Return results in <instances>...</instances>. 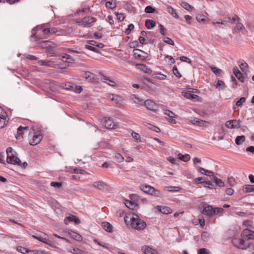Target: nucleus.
I'll use <instances>...</instances> for the list:
<instances>
[{
    "label": "nucleus",
    "mask_w": 254,
    "mask_h": 254,
    "mask_svg": "<svg viewBox=\"0 0 254 254\" xmlns=\"http://www.w3.org/2000/svg\"><path fill=\"white\" fill-rule=\"evenodd\" d=\"M124 219L127 224H129L131 228L138 231L143 230L146 228V222L139 218L137 214H129L125 216Z\"/></svg>",
    "instance_id": "nucleus-1"
},
{
    "label": "nucleus",
    "mask_w": 254,
    "mask_h": 254,
    "mask_svg": "<svg viewBox=\"0 0 254 254\" xmlns=\"http://www.w3.org/2000/svg\"><path fill=\"white\" fill-rule=\"evenodd\" d=\"M43 26H37L35 28H34L32 30L34 31V30L40 31L41 30L43 32V35H40L38 33H33L31 36V38L32 39L33 38H35V41L43 39V38H47V36L50 34H56L59 31L56 28H43Z\"/></svg>",
    "instance_id": "nucleus-2"
},
{
    "label": "nucleus",
    "mask_w": 254,
    "mask_h": 254,
    "mask_svg": "<svg viewBox=\"0 0 254 254\" xmlns=\"http://www.w3.org/2000/svg\"><path fill=\"white\" fill-rule=\"evenodd\" d=\"M7 162L14 165H18L25 168L27 166V163L25 162L22 163L20 160L17 157L16 152L13 150L11 147H8L6 150Z\"/></svg>",
    "instance_id": "nucleus-3"
},
{
    "label": "nucleus",
    "mask_w": 254,
    "mask_h": 254,
    "mask_svg": "<svg viewBox=\"0 0 254 254\" xmlns=\"http://www.w3.org/2000/svg\"><path fill=\"white\" fill-rule=\"evenodd\" d=\"M243 238H235L232 240L233 245L237 248L243 250H246L248 248H251L253 250V247L250 243H246Z\"/></svg>",
    "instance_id": "nucleus-4"
},
{
    "label": "nucleus",
    "mask_w": 254,
    "mask_h": 254,
    "mask_svg": "<svg viewBox=\"0 0 254 254\" xmlns=\"http://www.w3.org/2000/svg\"><path fill=\"white\" fill-rule=\"evenodd\" d=\"M96 21L95 17L91 16H86L81 20H76V23L79 26L89 28L93 25V24Z\"/></svg>",
    "instance_id": "nucleus-5"
},
{
    "label": "nucleus",
    "mask_w": 254,
    "mask_h": 254,
    "mask_svg": "<svg viewBox=\"0 0 254 254\" xmlns=\"http://www.w3.org/2000/svg\"><path fill=\"white\" fill-rule=\"evenodd\" d=\"M103 126L108 129H116L119 127V124L117 123H114L111 118H105L103 122Z\"/></svg>",
    "instance_id": "nucleus-6"
},
{
    "label": "nucleus",
    "mask_w": 254,
    "mask_h": 254,
    "mask_svg": "<svg viewBox=\"0 0 254 254\" xmlns=\"http://www.w3.org/2000/svg\"><path fill=\"white\" fill-rule=\"evenodd\" d=\"M82 76L89 82H98L97 75L89 71H82Z\"/></svg>",
    "instance_id": "nucleus-7"
},
{
    "label": "nucleus",
    "mask_w": 254,
    "mask_h": 254,
    "mask_svg": "<svg viewBox=\"0 0 254 254\" xmlns=\"http://www.w3.org/2000/svg\"><path fill=\"white\" fill-rule=\"evenodd\" d=\"M32 136V139H30L29 143L31 145H35L39 143L42 139V135L40 132L30 133Z\"/></svg>",
    "instance_id": "nucleus-8"
},
{
    "label": "nucleus",
    "mask_w": 254,
    "mask_h": 254,
    "mask_svg": "<svg viewBox=\"0 0 254 254\" xmlns=\"http://www.w3.org/2000/svg\"><path fill=\"white\" fill-rule=\"evenodd\" d=\"M225 126L229 128H238L241 126V121L237 120H232L225 123Z\"/></svg>",
    "instance_id": "nucleus-9"
},
{
    "label": "nucleus",
    "mask_w": 254,
    "mask_h": 254,
    "mask_svg": "<svg viewBox=\"0 0 254 254\" xmlns=\"http://www.w3.org/2000/svg\"><path fill=\"white\" fill-rule=\"evenodd\" d=\"M190 123L193 125L197 126L199 127L206 126L209 123L205 121L200 120L196 118H191L189 121Z\"/></svg>",
    "instance_id": "nucleus-10"
},
{
    "label": "nucleus",
    "mask_w": 254,
    "mask_h": 254,
    "mask_svg": "<svg viewBox=\"0 0 254 254\" xmlns=\"http://www.w3.org/2000/svg\"><path fill=\"white\" fill-rule=\"evenodd\" d=\"M241 237L246 240L254 239V231L246 228L242 231Z\"/></svg>",
    "instance_id": "nucleus-11"
},
{
    "label": "nucleus",
    "mask_w": 254,
    "mask_h": 254,
    "mask_svg": "<svg viewBox=\"0 0 254 254\" xmlns=\"http://www.w3.org/2000/svg\"><path fill=\"white\" fill-rule=\"evenodd\" d=\"M133 53L136 59H145L147 57L146 53L138 49H134Z\"/></svg>",
    "instance_id": "nucleus-12"
},
{
    "label": "nucleus",
    "mask_w": 254,
    "mask_h": 254,
    "mask_svg": "<svg viewBox=\"0 0 254 254\" xmlns=\"http://www.w3.org/2000/svg\"><path fill=\"white\" fill-rule=\"evenodd\" d=\"M236 17L238 18L237 16L231 18L230 17H226L224 20H219L218 21H216L215 20H213L212 21V24L215 25L216 24H221L222 25H226V23L228 22H232L236 20Z\"/></svg>",
    "instance_id": "nucleus-13"
},
{
    "label": "nucleus",
    "mask_w": 254,
    "mask_h": 254,
    "mask_svg": "<svg viewBox=\"0 0 254 254\" xmlns=\"http://www.w3.org/2000/svg\"><path fill=\"white\" fill-rule=\"evenodd\" d=\"M64 223L68 225L70 222H74L76 224L80 223V220L73 215H69L66 216L64 220Z\"/></svg>",
    "instance_id": "nucleus-14"
},
{
    "label": "nucleus",
    "mask_w": 254,
    "mask_h": 254,
    "mask_svg": "<svg viewBox=\"0 0 254 254\" xmlns=\"http://www.w3.org/2000/svg\"><path fill=\"white\" fill-rule=\"evenodd\" d=\"M6 116V112L0 107V128H3L4 127Z\"/></svg>",
    "instance_id": "nucleus-15"
},
{
    "label": "nucleus",
    "mask_w": 254,
    "mask_h": 254,
    "mask_svg": "<svg viewBox=\"0 0 254 254\" xmlns=\"http://www.w3.org/2000/svg\"><path fill=\"white\" fill-rule=\"evenodd\" d=\"M29 130L28 127H22L21 126L17 128V134L15 135V137L17 139H20L23 138L22 135L24 133L25 131H27Z\"/></svg>",
    "instance_id": "nucleus-16"
},
{
    "label": "nucleus",
    "mask_w": 254,
    "mask_h": 254,
    "mask_svg": "<svg viewBox=\"0 0 254 254\" xmlns=\"http://www.w3.org/2000/svg\"><path fill=\"white\" fill-rule=\"evenodd\" d=\"M164 114L168 116L166 119L169 122L172 124H176V121L174 119L175 114L174 113L170 110H166L164 111Z\"/></svg>",
    "instance_id": "nucleus-17"
},
{
    "label": "nucleus",
    "mask_w": 254,
    "mask_h": 254,
    "mask_svg": "<svg viewBox=\"0 0 254 254\" xmlns=\"http://www.w3.org/2000/svg\"><path fill=\"white\" fill-rule=\"evenodd\" d=\"M202 213L209 217H211L214 215V208L211 205H208L205 207Z\"/></svg>",
    "instance_id": "nucleus-18"
},
{
    "label": "nucleus",
    "mask_w": 254,
    "mask_h": 254,
    "mask_svg": "<svg viewBox=\"0 0 254 254\" xmlns=\"http://www.w3.org/2000/svg\"><path fill=\"white\" fill-rule=\"evenodd\" d=\"M144 106L146 107V108L150 111H156V105L155 103L149 100H147L144 102Z\"/></svg>",
    "instance_id": "nucleus-19"
},
{
    "label": "nucleus",
    "mask_w": 254,
    "mask_h": 254,
    "mask_svg": "<svg viewBox=\"0 0 254 254\" xmlns=\"http://www.w3.org/2000/svg\"><path fill=\"white\" fill-rule=\"evenodd\" d=\"M233 72L235 74V76L242 82H244L245 81V77L243 76V74L240 71L237 67H235L233 68Z\"/></svg>",
    "instance_id": "nucleus-20"
},
{
    "label": "nucleus",
    "mask_w": 254,
    "mask_h": 254,
    "mask_svg": "<svg viewBox=\"0 0 254 254\" xmlns=\"http://www.w3.org/2000/svg\"><path fill=\"white\" fill-rule=\"evenodd\" d=\"M141 251L144 254H157V252L151 247L143 246L141 247Z\"/></svg>",
    "instance_id": "nucleus-21"
},
{
    "label": "nucleus",
    "mask_w": 254,
    "mask_h": 254,
    "mask_svg": "<svg viewBox=\"0 0 254 254\" xmlns=\"http://www.w3.org/2000/svg\"><path fill=\"white\" fill-rule=\"evenodd\" d=\"M101 80L102 82L106 83L112 87H114L117 85L115 81L111 80L109 77L104 75H102V77L101 78Z\"/></svg>",
    "instance_id": "nucleus-22"
},
{
    "label": "nucleus",
    "mask_w": 254,
    "mask_h": 254,
    "mask_svg": "<svg viewBox=\"0 0 254 254\" xmlns=\"http://www.w3.org/2000/svg\"><path fill=\"white\" fill-rule=\"evenodd\" d=\"M107 97L111 101H113L115 104L118 105L120 103L121 98L118 95L113 94H108Z\"/></svg>",
    "instance_id": "nucleus-23"
},
{
    "label": "nucleus",
    "mask_w": 254,
    "mask_h": 254,
    "mask_svg": "<svg viewBox=\"0 0 254 254\" xmlns=\"http://www.w3.org/2000/svg\"><path fill=\"white\" fill-rule=\"evenodd\" d=\"M197 171L199 172H200V173H201L202 174H204L207 176L212 177V178H213V177L214 176V172H213L211 171L205 170L204 168L200 167H197Z\"/></svg>",
    "instance_id": "nucleus-24"
},
{
    "label": "nucleus",
    "mask_w": 254,
    "mask_h": 254,
    "mask_svg": "<svg viewBox=\"0 0 254 254\" xmlns=\"http://www.w3.org/2000/svg\"><path fill=\"white\" fill-rule=\"evenodd\" d=\"M158 210L163 214H168L172 212V210L168 206H158Z\"/></svg>",
    "instance_id": "nucleus-25"
},
{
    "label": "nucleus",
    "mask_w": 254,
    "mask_h": 254,
    "mask_svg": "<svg viewBox=\"0 0 254 254\" xmlns=\"http://www.w3.org/2000/svg\"><path fill=\"white\" fill-rule=\"evenodd\" d=\"M140 189L143 192L150 194L153 190V187L147 185H142L140 186Z\"/></svg>",
    "instance_id": "nucleus-26"
},
{
    "label": "nucleus",
    "mask_w": 254,
    "mask_h": 254,
    "mask_svg": "<svg viewBox=\"0 0 254 254\" xmlns=\"http://www.w3.org/2000/svg\"><path fill=\"white\" fill-rule=\"evenodd\" d=\"M33 237L41 242H43L45 244H48L49 242L47 239V237L46 234H44L43 236H33Z\"/></svg>",
    "instance_id": "nucleus-27"
},
{
    "label": "nucleus",
    "mask_w": 254,
    "mask_h": 254,
    "mask_svg": "<svg viewBox=\"0 0 254 254\" xmlns=\"http://www.w3.org/2000/svg\"><path fill=\"white\" fill-rule=\"evenodd\" d=\"M211 179L219 187L222 188L225 186L224 183L221 179H219L215 175L213 177V178H211Z\"/></svg>",
    "instance_id": "nucleus-28"
},
{
    "label": "nucleus",
    "mask_w": 254,
    "mask_h": 254,
    "mask_svg": "<svg viewBox=\"0 0 254 254\" xmlns=\"http://www.w3.org/2000/svg\"><path fill=\"white\" fill-rule=\"evenodd\" d=\"M167 11L171 14V15L175 18L178 19L179 15L177 14L176 10L170 6H167Z\"/></svg>",
    "instance_id": "nucleus-29"
},
{
    "label": "nucleus",
    "mask_w": 254,
    "mask_h": 254,
    "mask_svg": "<svg viewBox=\"0 0 254 254\" xmlns=\"http://www.w3.org/2000/svg\"><path fill=\"white\" fill-rule=\"evenodd\" d=\"M145 25L147 29H150L155 26L156 23L153 20L146 19L145 20Z\"/></svg>",
    "instance_id": "nucleus-30"
},
{
    "label": "nucleus",
    "mask_w": 254,
    "mask_h": 254,
    "mask_svg": "<svg viewBox=\"0 0 254 254\" xmlns=\"http://www.w3.org/2000/svg\"><path fill=\"white\" fill-rule=\"evenodd\" d=\"M103 228L106 231L111 232L112 231V226L109 222H104L102 224Z\"/></svg>",
    "instance_id": "nucleus-31"
},
{
    "label": "nucleus",
    "mask_w": 254,
    "mask_h": 254,
    "mask_svg": "<svg viewBox=\"0 0 254 254\" xmlns=\"http://www.w3.org/2000/svg\"><path fill=\"white\" fill-rule=\"evenodd\" d=\"M243 190L245 192H252L254 191V185H245L243 186Z\"/></svg>",
    "instance_id": "nucleus-32"
},
{
    "label": "nucleus",
    "mask_w": 254,
    "mask_h": 254,
    "mask_svg": "<svg viewBox=\"0 0 254 254\" xmlns=\"http://www.w3.org/2000/svg\"><path fill=\"white\" fill-rule=\"evenodd\" d=\"M178 156L179 159L182 160L184 162H188L190 159V155H189L188 154L183 155L182 154L179 153L178 154Z\"/></svg>",
    "instance_id": "nucleus-33"
},
{
    "label": "nucleus",
    "mask_w": 254,
    "mask_h": 254,
    "mask_svg": "<svg viewBox=\"0 0 254 254\" xmlns=\"http://www.w3.org/2000/svg\"><path fill=\"white\" fill-rule=\"evenodd\" d=\"M246 140V137L244 135L238 136L235 139V142L237 145H241Z\"/></svg>",
    "instance_id": "nucleus-34"
},
{
    "label": "nucleus",
    "mask_w": 254,
    "mask_h": 254,
    "mask_svg": "<svg viewBox=\"0 0 254 254\" xmlns=\"http://www.w3.org/2000/svg\"><path fill=\"white\" fill-rule=\"evenodd\" d=\"M93 186L99 190H103L105 187V184L102 181L95 182L93 184Z\"/></svg>",
    "instance_id": "nucleus-35"
},
{
    "label": "nucleus",
    "mask_w": 254,
    "mask_h": 254,
    "mask_svg": "<svg viewBox=\"0 0 254 254\" xmlns=\"http://www.w3.org/2000/svg\"><path fill=\"white\" fill-rule=\"evenodd\" d=\"M126 206L129 209H133L136 207V204L132 201L126 200L125 202Z\"/></svg>",
    "instance_id": "nucleus-36"
},
{
    "label": "nucleus",
    "mask_w": 254,
    "mask_h": 254,
    "mask_svg": "<svg viewBox=\"0 0 254 254\" xmlns=\"http://www.w3.org/2000/svg\"><path fill=\"white\" fill-rule=\"evenodd\" d=\"M138 66V68L142 70H143L146 73H151L152 71L151 70L148 68L147 66L143 64H139L137 65Z\"/></svg>",
    "instance_id": "nucleus-37"
},
{
    "label": "nucleus",
    "mask_w": 254,
    "mask_h": 254,
    "mask_svg": "<svg viewBox=\"0 0 254 254\" xmlns=\"http://www.w3.org/2000/svg\"><path fill=\"white\" fill-rule=\"evenodd\" d=\"M184 96L188 99H195L198 97L196 95L190 93V92H185Z\"/></svg>",
    "instance_id": "nucleus-38"
},
{
    "label": "nucleus",
    "mask_w": 254,
    "mask_h": 254,
    "mask_svg": "<svg viewBox=\"0 0 254 254\" xmlns=\"http://www.w3.org/2000/svg\"><path fill=\"white\" fill-rule=\"evenodd\" d=\"M116 3L114 1H108L106 3V6L109 9H113L116 7Z\"/></svg>",
    "instance_id": "nucleus-39"
},
{
    "label": "nucleus",
    "mask_w": 254,
    "mask_h": 254,
    "mask_svg": "<svg viewBox=\"0 0 254 254\" xmlns=\"http://www.w3.org/2000/svg\"><path fill=\"white\" fill-rule=\"evenodd\" d=\"M146 126L148 127V128L156 132H160L161 131L160 129L158 127L153 125L147 124Z\"/></svg>",
    "instance_id": "nucleus-40"
},
{
    "label": "nucleus",
    "mask_w": 254,
    "mask_h": 254,
    "mask_svg": "<svg viewBox=\"0 0 254 254\" xmlns=\"http://www.w3.org/2000/svg\"><path fill=\"white\" fill-rule=\"evenodd\" d=\"M38 63L41 65H46L48 66H52L53 64V62L50 61L41 60Z\"/></svg>",
    "instance_id": "nucleus-41"
},
{
    "label": "nucleus",
    "mask_w": 254,
    "mask_h": 254,
    "mask_svg": "<svg viewBox=\"0 0 254 254\" xmlns=\"http://www.w3.org/2000/svg\"><path fill=\"white\" fill-rule=\"evenodd\" d=\"M68 251L74 254H82L83 253L82 250L76 248H71L68 250Z\"/></svg>",
    "instance_id": "nucleus-42"
},
{
    "label": "nucleus",
    "mask_w": 254,
    "mask_h": 254,
    "mask_svg": "<svg viewBox=\"0 0 254 254\" xmlns=\"http://www.w3.org/2000/svg\"><path fill=\"white\" fill-rule=\"evenodd\" d=\"M114 158L119 163L122 162L124 160V158L120 153H115Z\"/></svg>",
    "instance_id": "nucleus-43"
},
{
    "label": "nucleus",
    "mask_w": 254,
    "mask_h": 254,
    "mask_svg": "<svg viewBox=\"0 0 254 254\" xmlns=\"http://www.w3.org/2000/svg\"><path fill=\"white\" fill-rule=\"evenodd\" d=\"M200 184H203L204 187H207L209 189H213L214 187V185L210 181H203L200 182Z\"/></svg>",
    "instance_id": "nucleus-44"
},
{
    "label": "nucleus",
    "mask_w": 254,
    "mask_h": 254,
    "mask_svg": "<svg viewBox=\"0 0 254 254\" xmlns=\"http://www.w3.org/2000/svg\"><path fill=\"white\" fill-rule=\"evenodd\" d=\"M17 251L23 254H28V252H29V250L27 249L22 247L21 246H18L16 248Z\"/></svg>",
    "instance_id": "nucleus-45"
},
{
    "label": "nucleus",
    "mask_w": 254,
    "mask_h": 254,
    "mask_svg": "<svg viewBox=\"0 0 254 254\" xmlns=\"http://www.w3.org/2000/svg\"><path fill=\"white\" fill-rule=\"evenodd\" d=\"M130 98L135 103L141 104V103L143 102V101L141 99L138 98L135 95L133 94L131 95Z\"/></svg>",
    "instance_id": "nucleus-46"
},
{
    "label": "nucleus",
    "mask_w": 254,
    "mask_h": 254,
    "mask_svg": "<svg viewBox=\"0 0 254 254\" xmlns=\"http://www.w3.org/2000/svg\"><path fill=\"white\" fill-rule=\"evenodd\" d=\"M211 70L216 75H220L222 72L221 69L218 68L215 66H210Z\"/></svg>",
    "instance_id": "nucleus-47"
},
{
    "label": "nucleus",
    "mask_w": 254,
    "mask_h": 254,
    "mask_svg": "<svg viewBox=\"0 0 254 254\" xmlns=\"http://www.w3.org/2000/svg\"><path fill=\"white\" fill-rule=\"evenodd\" d=\"M210 237V234L207 232H203L201 234V238L203 241L207 242Z\"/></svg>",
    "instance_id": "nucleus-48"
},
{
    "label": "nucleus",
    "mask_w": 254,
    "mask_h": 254,
    "mask_svg": "<svg viewBox=\"0 0 254 254\" xmlns=\"http://www.w3.org/2000/svg\"><path fill=\"white\" fill-rule=\"evenodd\" d=\"M181 5L184 8H185V9H186L187 10H190L191 9V7H192V6L190 5L188 3H187L186 2H185V1H182L181 3Z\"/></svg>",
    "instance_id": "nucleus-49"
},
{
    "label": "nucleus",
    "mask_w": 254,
    "mask_h": 254,
    "mask_svg": "<svg viewBox=\"0 0 254 254\" xmlns=\"http://www.w3.org/2000/svg\"><path fill=\"white\" fill-rule=\"evenodd\" d=\"M243 226L246 227L253 228V222L249 220H245L243 222Z\"/></svg>",
    "instance_id": "nucleus-50"
},
{
    "label": "nucleus",
    "mask_w": 254,
    "mask_h": 254,
    "mask_svg": "<svg viewBox=\"0 0 254 254\" xmlns=\"http://www.w3.org/2000/svg\"><path fill=\"white\" fill-rule=\"evenodd\" d=\"M131 135H132V137L135 139V140L136 142H138L141 141L140 136L138 133L133 131L131 133Z\"/></svg>",
    "instance_id": "nucleus-51"
},
{
    "label": "nucleus",
    "mask_w": 254,
    "mask_h": 254,
    "mask_svg": "<svg viewBox=\"0 0 254 254\" xmlns=\"http://www.w3.org/2000/svg\"><path fill=\"white\" fill-rule=\"evenodd\" d=\"M115 14L116 15L117 19L120 21H122L125 19L124 14L122 13H119L118 12H115Z\"/></svg>",
    "instance_id": "nucleus-52"
},
{
    "label": "nucleus",
    "mask_w": 254,
    "mask_h": 254,
    "mask_svg": "<svg viewBox=\"0 0 254 254\" xmlns=\"http://www.w3.org/2000/svg\"><path fill=\"white\" fill-rule=\"evenodd\" d=\"M164 42L171 45H174V41L169 37H166L163 39Z\"/></svg>",
    "instance_id": "nucleus-53"
},
{
    "label": "nucleus",
    "mask_w": 254,
    "mask_h": 254,
    "mask_svg": "<svg viewBox=\"0 0 254 254\" xmlns=\"http://www.w3.org/2000/svg\"><path fill=\"white\" fill-rule=\"evenodd\" d=\"M85 48L89 50H90V51H93L95 53H99V50H98L96 48H95L94 46H92L91 45H86Z\"/></svg>",
    "instance_id": "nucleus-54"
},
{
    "label": "nucleus",
    "mask_w": 254,
    "mask_h": 254,
    "mask_svg": "<svg viewBox=\"0 0 254 254\" xmlns=\"http://www.w3.org/2000/svg\"><path fill=\"white\" fill-rule=\"evenodd\" d=\"M155 11V9L151 6H147L145 8V12L147 13H152Z\"/></svg>",
    "instance_id": "nucleus-55"
},
{
    "label": "nucleus",
    "mask_w": 254,
    "mask_h": 254,
    "mask_svg": "<svg viewBox=\"0 0 254 254\" xmlns=\"http://www.w3.org/2000/svg\"><path fill=\"white\" fill-rule=\"evenodd\" d=\"M154 78L157 79H159V80H165V79H166L167 76L165 74H161V73H158V74H157L154 76Z\"/></svg>",
    "instance_id": "nucleus-56"
},
{
    "label": "nucleus",
    "mask_w": 254,
    "mask_h": 254,
    "mask_svg": "<svg viewBox=\"0 0 254 254\" xmlns=\"http://www.w3.org/2000/svg\"><path fill=\"white\" fill-rule=\"evenodd\" d=\"M244 29H245V27L243 26V24L239 22V23H237L236 24V26L235 28V31H240L243 30Z\"/></svg>",
    "instance_id": "nucleus-57"
},
{
    "label": "nucleus",
    "mask_w": 254,
    "mask_h": 254,
    "mask_svg": "<svg viewBox=\"0 0 254 254\" xmlns=\"http://www.w3.org/2000/svg\"><path fill=\"white\" fill-rule=\"evenodd\" d=\"M216 87L217 88L224 89L225 87V83L222 80H218Z\"/></svg>",
    "instance_id": "nucleus-58"
},
{
    "label": "nucleus",
    "mask_w": 254,
    "mask_h": 254,
    "mask_svg": "<svg viewBox=\"0 0 254 254\" xmlns=\"http://www.w3.org/2000/svg\"><path fill=\"white\" fill-rule=\"evenodd\" d=\"M173 74L177 77L179 78H181L182 77V75L179 72L178 68L176 66H174L173 67Z\"/></svg>",
    "instance_id": "nucleus-59"
},
{
    "label": "nucleus",
    "mask_w": 254,
    "mask_h": 254,
    "mask_svg": "<svg viewBox=\"0 0 254 254\" xmlns=\"http://www.w3.org/2000/svg\"><path fill=\"white\" fill-rule=\"evenodd\" d=\"M150 194L156 197H160L161 195V193L159 190L153 188V190H152V192H151Z\"/></svg>",
    "instance_id": "nucleus-60"
},
{
    "label": "nucleus",
    "mask_w": 254,
    "mask_h": 254,
    "mask_svg": "<svg viewBox=\"0 0 254 254\" xmlns=\"http://www.w3.org/2000/svg\"><path fill=\"white\" fill-rule=\"evenodd\" d=\"M224 212L223 208L216 207L214 208V215H217L218 214L222 213Z\"/></svg>",
    "instance_id": "nucleus-61"
},
{
    "label": "nucleus",
    "mask_w": 254,
    "mask_h": 254,
    "mask_svg": "<svg viewBox=\"0 0 254 254\" xmlns=\"http://www.w3.org/2000/svg\"><path fill=\"white\" fill-rule=\"evenodd\" d=\"M197 21L199 22H205L206 20V17L204 15H198L196 16Z\"/></svg>",
    "instance_id": "nucleus-62"
},
{
    "label": "nucleus",
    "mask_w": 254,
    "mask_h": 254,
    "mask_svg": "<svg viewBox=\"0 0 254 254\" xmlns=\"http://www.w3.org/2000/svg\"><path fill=\"white\" fill-rule=\"evenodd\" d=\"M198 254H209L210 252L208 250L205 248H202L198 250Z\"/></svg>",
    "instance_id": "nucleus-63"
},
{
    "label": "nucleus",
    "mask_w": 254,
    "mask_h": 254,
    "mask_svg": "<svg viewBox=\"0 0 254 254\" xmlns=\"http://www.w3.org/2000/svg\"><path fill=\"white\" fill-rule=\"evenodd\" d=\"M28 254H46L44 251H37V250H29L28 252Z\"/></svg>",
    "instance_id": "nucleus-64"
}]
</instances>
